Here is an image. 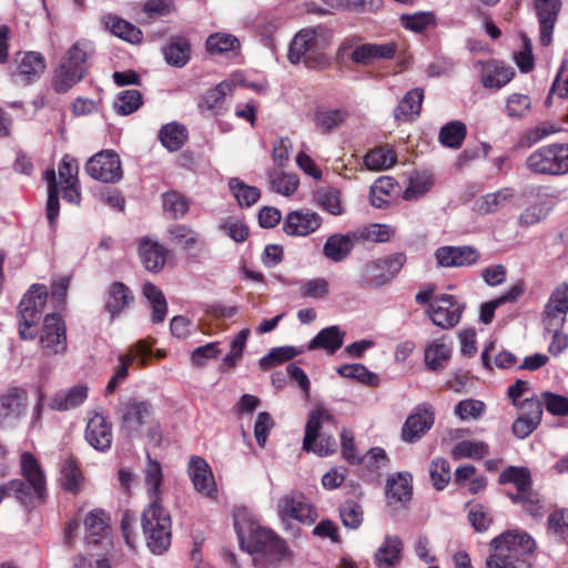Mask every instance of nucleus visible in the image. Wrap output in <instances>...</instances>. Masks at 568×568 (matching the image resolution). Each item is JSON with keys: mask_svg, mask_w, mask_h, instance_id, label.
Listing matches in <instances>:
<instances>
[{"mask_svg": "<svg viewBox=\"0 0 568 568\" xmlns=\"http://www.w3.org/2000/svg\"><path fill=\"white\" fill-rule=\"evenodd\" d=\"M144 486L150 499L142 514V528L148 548L154 555L166 551L171 545V516L161 505V484L163 481L162 468L159 462L148 457L143 470Z\"/></svg>", "mask_w": 568, "mask_h": 568, "instance_id": "nucleus-1", "label": "nucleus"}, {"mask_svg": "<svg viewBox=\"0 0 568 568\" xmlns=\"http://www.w3.org/2000/svg\"><path fill=\"white\" fill-rule=\"evenodd\" d=\"M79 164L71 155H64L58 165V176L54 170H48L44 179L48 184L47 217L51 227L54 226L60 213L59 192L65 201L79 205L81 202Z\"/></svg>", "mask_w": 568, "mask_h": 568, "instance_id": "nucleus-2", "label": "nucleus"}, {"mask_svg": "<svg viewBox=\"0 0 568 568\" xmlns=\"http://www.w3.org/2000/svg\"><path fill=\"white\" fill-rule=\"evenodd\" d=\"M333 40L332 31L323 26L301 29L292 39L287 58L292 64L304 63L308 69L324 70L329 65L325 51Z\"/></svg>", "mask_w": 568, "mask_h": 568, "instance_id": "nucleus-3", "label": "nucleus"}, {"mask_svg": "<svg viewBox=\"0 0 568 568\" xmlns=\"http://www.w3.org/2000/svg\"><path fill=\"white\" fill-rule=\"evenodd\" d=\"M21 479L10 480L0 485V503L10 494L26 506L44 503L47 497V479L38 459L29 452L20 455Z\"/></svg>", "mask_w": 568, "mask_h": 568, "instance_id": "nucleus-4", "label": "nucleus"}, {"mask_svg": "<svg viewBox=\"0 0 568 568\" xmlns=\"http://www.w3.org/2000/svg\"><path fill=\"white\" fill-rule=\"evenodd\" d=\"M535 540L525 531L509 530L490 541L487 568H531L529 556Z\"/></svg>", "mask_w": 568, "mask_h": 568, "instance_id": "nucleus-5", "label": "nucleus"}, {"mask_svg": "<svg viewBox=\"0 0 568 568\" xmlns=\"http://www.w3.org/2000/svg\"><path fill=\"white\" fill-rule=\"evenodd\" d=\"M89 55L90 47L83 41H78L68 49L52 74L51 84L57 93H67L87 77Z\"/></svg>", "mask_w": 568, "mask_h": 568, "instance_id": "nucleus-6", "label": "nucleus"}, {"mask_svg": "<svg viewBox=\"0 0 568 568\" xmlns=\"http://www.w3.org/2000/svg\"><path fill=\"white\" fill-rule=\"evenodd\" d=\"M335 429L334 418L329 412L323 407L314 408L305 426L303 449L321 457L332 455L337 448L333 436Z\"/></svg>", "mask_w": 568, "mask_h": 568, "instance_id": "nucleus-7", "label": "nucleus"}, {"mask_svg": "<svg viewBox=\"0 0 568 568\" xmlns=\"http://www.w3.org/2000/svg\"><path fill=\"white\" fill-rule=\"evenodd\" d=\"M48 298L44 285L33 284L19 304V334L22 339H33L37 325Z\"/></svg>", "mask_w": 568, "mask_h": 568, "instance_id": "nucleus-8", "label": "nucleus"}, {"mask_svg": "<svg viewBox=\"0 0 568 568\" xmlns=\"http://www.w3.org/2000/svg\"><path fill=\"white\" fill-rule=\"evenodd\" d=\"M234 525L242 545L246 546L248 552H262L272 558H280L285 554V542L270 529L260 526L252 527L246 538L245 531L240 525L237 517L235 518Z\"/></svg>", "mask_w": 568, "mask_h": 568, "instance_id": "nucleus-9", "label": "nucleus"}, {"mask_svg": "<svg viewBox=\"0 0 568 568\" xmlns=\"http://www.w3.org/2000/svg\"><path fill=\"white\" fill-rule=\"evenodd\" d=\"M527 166L541 174L568 172V144H548L527 159Z\"/></svg>", "mask_w": 568, "mask_h": 568, "instance_id": "nucleus-10", "label": "nucleus"}, {"mask_svg": "<svg viewBox=\"0 0 568 568\" xmlns=\"http://www.w3.org/2000/svg\"><path fill=\"white\" fill-rule=\"evenodd\" d=\"M406 263L404 253L376 258L367 262L362 268L365 283L369 286H383L389 283Z\"/></svg>", "mask_w": 568, "mask_h": 568, "instance_id": "nucleus-11", "label": "nucleus"}, {"mask_svg": "<svg viewBox=\"0 0 568 568\" xmlns=\"http://www.w3.org/2000/svg\"><path fill=\"white\" fill-rule=\"evenodd\" d=\"M85 171L92 179L104 183H116L123 176L119 154L112 150L91 156L85 164Z\"/></svg>", "mask_w": 568, "mask_h": 568, "instance_id": "nucleus-12", "label": "nucleus"}, {"mask_svg": "<svg viewBox=\"0 0 568 568\" xmlns=\"http://www.w3.org/2000/svg\"><path fill=\"white\" fill-rule=\"evenodd\" d=\"M435 423V409L428 403L418 405L406 418L400 429L403 442L413 444L423 438V436L433 427Z\"/></svg>", "mask_w": 568, "mask_h": 568, "instance_id": "nucleus-13", "label": "nucleus"}, {"mask_svg": "<svg viewBox=\"0 0 568 568\" xmlns=\"http://www.w3.org/2000/svg\"><path fill=\"white\" fill-rule=\"evenodd\" d=\"M40 346L45 355L62 354L67 349L65 325L59 314H48L40 334Z\"/></svg>", "mask_w": 568, "mask_h": 568, "instance_id": "nucleus-14", "label": "nucleus"}, {"mask_svg": "<svg viewBox=\"0 0 568 568\" xmlns=\"http://www.w3.org/2000/svg\"><path fill=\"white\" fill-rule=\"evenodd\" d=\"M276 511L283 521H300L312 524L316 514L305 497L298 493H290L282 496L276 504Z\"/></svg>", "mask_w": 568, "mask_h": 568, "instance_id": "nucleus-15", "label": "nucleus"}, {"mask_svg": "<svg viewBox=\"0 0 568 568\" xmlns=\"http://www.w3.org/2000/svg\"><path fill=\"white\" fill-rule=\"evenodd\" d=\"M464 305L453 295H440L434 298L428 307L432 322L442 328H452L458 324Z\"/></svg>", "mask_w": 568, "mask_h": 568, "instance_id": "nucleus-16", "label": "nucleus"}, {"mask_svg": "<svg viewBox=\"0 0 568 568\" xmlns=\"http://www.w3.org/2000/svg\"><path fill=\"white\" fill-rule=\"evenodd\" d=\"M16 70L11 73L14 82L30 84L43 74L47 68L44 57L40 52H18L13 58Z\"/></svg>", "mask_w": 568, "mask_h": 568, "instance_id": "nucleus-17", "label": "nucleus"}, {"mask_svg": "<svg viewBox=\"0 0 568 568\" xmlns=\"http://www.w3.org/2000/svg\"><path fill=\"white\" fill-rule=\"evenodd\" d=\"M119 413L123 428L128 433H136L152 419V405L146 400L130 398L120 404Z\"/></svg>", "mask_w": 568, "mask_h": 568, "instance_id": "nucleus-18", "label": "nucleus"}, {"mask_svg": "<svg viewBox=\"0 0 568 568\" xmlns=\"http://www.w3.org/2000/svg\"><path fill=\"white\" fill-rule=\"evenodd\" d=\"M568 314V284L558 285L550 294L544 310V322L547 329L561 328Z\"/></svg>", "mask_w": 568, "mask_h": 568, "instance_id": "nucleus-19", "label": "nucleus"}, {"mask_svg": "<svg viewBox=\"0 0 568 568\" xmlns=\"http://www.w3.org/2000/svg\"><path fill=\"white\" fill-rule=\"evenodd\" d=\"M323 223L322 216L308 209L290 212L283 222V231L290 236H307L317 231Z\"/></svg>", "mask_w": 568, "mask_h": 568, "instance_id": "nucleus-20", "label": "nucleus"}, {"mask_svg": "<svg viewBox=\"0 0 568 568\" xmlns=\"http://www.w3.org/2000/svg\"><path fill=\"white\" fill-rule=\"evenodd\" d=\"M561 4V0H534V10L539 22V41L542 45L551 43Z\"/></svg>", "mask_w": 568, "mask_h": 568, "instance_id": "nucleus-21", "label": "nucleus"}, {"mask_svg": "<svg viewBox=\"0 0 568 568\" xmlns=\"http://www.w3.org/2000/svg\"><path fill=\"white\" fill-rule=\"evenodd\" d=\"M480 257L473 246H442L435 251L436 263L440 267H468Z\"/></svg>", "mask_w": 568, "mask_h": 568, "instance_id": "nucleus-22", "label": "nucleus"}, {"mask_svg": "<svg viewBox=\"0 0 568 568\" xmlns=\"http://www.w3.org/2000/svg\"><path fill=\"white\" fill-rule=\"evenodd\" d=\"M479 79L484 88L500 89L515 75L514 69L498 60L477 61Z\"/></svg>", "mask_w": 568, "mask_h": 568, "instance_id": "nucleus-23", "label": "nucleus"}, {"mask_svg": "<svg viewBox=\"0 0 568 568\" xmlns=\"http://www.w3.org/2000/svg\"><path fill=\"white\" fill-rule=\"evenodd\" d=\"M521 413L513 424V433L524 439L539 425L542 417V404L538 399L526 398L520 405Z\"/></svg>", "mask_w": 568, "mask_h": 568, "instance_id": "nucleus-24", "label": "nucleus"}, {"mask_svg": "<svg viewBox=\"0 0 568 568\" xmlns=\"http://www.w3.org/2000/svg\"><path fill=\"white\" fill-rule=\"evenodd\" d=\"M85 439L97 450L105 452L113 440L112 427L104 416L93 413L89 416Z\"/></svg>", "mask_w": 568, "mask_h": 568, "instance_id": "nucleus-25", "label": "nucleus"}, {"mask_svg": "<svg viewBox=\"0 0 568 568\" xmlns=\"http://www.w3.org/2000/svg\"><path fill=\"white\" fill-rule=\"evenodd\" d=\"M397 51L394 42L363 43L355 45L349 58L352 62L362 65H371L378 60L393 59Z\"/></svg>", "mask_w": 568, "mask_h": 568, "instance_id": "nucleus-26", "label": "nucleus"}, {"mask_svg": "<svg viewBox=\"0 0 568 568\" xmlns=\"http://www.w3.org/2000/svg\"><path fill=\"white\" fill-rule=\"evenodd\" d=\"M189 475L196 491L210 498L215 497L216 487L214 477L205 459L199 456L191 457Z\"/></svg>", "mask_w": 568, "mask_h": 568, "instance_id": "nucleus-27", "label": "nucleus"}, {"mask_svg": "<svg viewBox=\"0 0 568 568\" xmlns=\"http://www.w3.org/2000/svg\"><path fill=\"white\" fill-rule=\"evenodd\" d=\"M84 541L88 545L100 544L110 534V516L103 509H93L83 518Z\"/></svg>", "mask_w": 568, "mask_h": 568, "instance_id": "nucleus-28", "label": "nucleus"}, {"mask_svg": "<svg viewBox=\"0 0 568 568\" xmlns=\"http://www.w3.org/2000/svg\"><path fill=\"white\" fill-rule=\"evenodd\" d=\"M515 200V189L501 187L477 197L473 203V211L481 215L491 214L514 203Z\"/></svg>", "mask_w": 568, "mask_h": 568, "instance_id": "nucleus-29", "label": "nucleus"}, {"mask_svg": "<svg viewBox=\"0 0 568 568\" xmlns=\"http://www.w3.org/2000/svg\"><path fill=\"white\" fill-rule=\"evenodd\" d=\"M552 211V202L546 194H536L518 216L520 227H529L545 221Z\"/></svg>", "mask_w": 568, "mask_h": 568, "instance_id": "nucleus-30", "label": "nucleus"}, {"mask_svg": "<svg viewBox=\"0 0 568 568\" xmlns=\"http://www.w3.org/2000/svg\"><path fill=\"white\" fill-rule=\"evenodd\" d=\"M168 239L186 254H192L194 251L202 250L205 246V241L200 232L186 224L171 225L168 229Z\"/></svg>", "mask_w": 568, "mask_h": 568, "instance_id": "nucleus-31", "label": "nucleus"}, {"mask_svg": "<svg viewBox=\"0 0 568 568\" xmlns=\"http://www.w3.org/2000/svg\"><path fill=\"white\" fill-rule=\"evenodd\" d=\"M452 352V343L446 342L444 337L430 341L424 348L425 366L433 372L445 369L450 361Z\"/></svg>", "mask_w": 568, "mask_h": 568, "instance_id": "nucleus-32", "label": "nucleus"}, {"mask_svg": "<svg viewBox=\"0 0 568 568\" xmlns=\"http://www.w3.org/2000/svg\"><path fill=\"white\" fill-rule=\"evenodd\" d=\"M404 544L396 535H386L374 554L375 566L384 568L396 567L402 559Z\"/></svg>", "mask_w": 568, "mask_h": 568, "instance_id": "nucleus-33", "label": "nucleus"}, {"mask_svg": "<svg viewBox=\"0 0 568 568\" xmlns=\"http://www.w3.org/2000/svg\"><path fill=\"white\" fill-rule=\"evenodd\" d=\"M133 301L134 295L131 290L121 282H114L106 291L104 307L111 320H114L122 312L129 308Z\"/></svg>", "mask_w": 568, "mask_h": 568, "instance_id": "nucleus-34", "label": "nucleus"}, {"mask_svg": "<svg viewBox=\"0 0 568 568\" xmlns=\"http://www.w3.org/2000/svg\"><path fill=\"white\" fill-rule=\"evenodd\" d=\"M151 343L146 341H139L133 344L128 353L119 356L120 365L116 368L113 377L123 382L129 374V365L138 363L139 366H145L151 354Z\"/></svg>", "mask_w": 568, "mask_h": 568, "instance_id": "nucleus-35", "label": "nucleus"}, {"mask_svg": "<svg viewBox=\"0 0 568 568\" xmlns=\"http://www.w3.org/2000/svg\"><path fill=\"white\" fill-rule=\"evenodd\" d=\"M412 497V476L408 473H398L388 479L386 498L389 505L405 504Z\"/></svg>", "mask_w": 568, "mask_h": 568, "instance_id": "nucleus-36", "label": "nucleus"}, {"mask_svg": "<svg viewBox=\"0 0 568 568\" xmlns=\"http://www.w3.org/2000/svg\"><path fill=\"white\" fill-rule=\"evenodd\" d=\"M424 91L419 88L408 91L394 109V118L397 121H414L420 112Z\"/></svg>", "mask_w": 568, "mask_h": 568, "instance_id": "nucleus-37", "label": "nucleus"}, {"mask_svg": "<svg viewBox=\"0 0 568 568\" xmlns=\"http://www.w3.org/2000/svg\"><path fill=\"white\" fill-rule=\"evenodd\" d=\"M27 395L21 389H11L0 396V419H18L26 410Z\"/></svg>", "mask_w": 568, "mask_h": 568, "instance_id": "nucleus-38", "label": "nucleus"}, {"mask_svg": "<svg viewBox=\"0 0 568 568\" xmlns=\"http://www.w3.org/2000/svg\"><path fill=\"white\" fill-rule=\"evenodd\" d=\"M344 336L345 332L337 325L325 327L308 343L307 349L313 351L322 348L328 354H334L343 345Z\"/></svg>", "mask_w": 568, "mask_h": 568, "instance_id": "nucleus-39", "label": "nucleus"}, {"mask_svg": "<svg viewBox=\"0 0 568 568\" xmlns=\"http://www.w3.org/2000/svg\"><path fill=\"white\" fill-rule=\"evenodd\" d=\"M356 242L354 232L334 234L324 244V255L334 262H341L351 253Z\"/></svg>", "mask_w": 568, "mask_h": 568, "instance_id": "nucleus-40", "label": "nucleus"}, {"mask_svg": "<svg viewBox=\"0 0 568 568\" xmlns=\"http://www.w3.org/2000/svg\"><path fill=\"white\" fill-rule=\"evenodd\" d=\"M139 254L145 268L152 272L160 271L166 261V250L164 246L150 240L141 241Z\"/></svg>", "mask_w": 568, "mask_h": 568, "instance_id": "nucleus-41", "label": "nucleus"}, {"mask_svg": "<svg viewBox=\"0 0 568 568\" xmlns=\"http://www.w3.org/2000/svg\"><path fill=\"white\" fill-rule=\"evenodd\" d=\"M163 54L168 64L182 68L191 59V44L184 37H174L164 47Z\"/></svg>", "mask_w": 568, "mask_h": 568, "instance_id": "nucleus-42", "label": "nucleus"}, {"mask_svg": "<svg viewBox=\"0 0 568 568\" xmlns=\"http://www.w3.org/2000/svg\"><path fill=\"white\" fill-rule=\"evenodd\" d=\"M88 397V387L85 385H75L65 392H59L50 402V407L55 410H69L78 407Z\"/></svg>", "mask_w": 568, "mask_h": 568, "instance_id": "nucleus-43", "label": "nucleus"}, {"mask_svg": "<svg viewBox=\"0 0 568 568\" xmlns=\"http://www.w3.org/2000/svg\"><path fill=\"white\" fill-rule=\"evenodd\" d=\"M500 484H513L517 491L514 495H526L531 489V474L526 467L509 466L499 475Z\"/></svg>", "mask_w": 568, "mask_h": 568, "instance_id": "nucleus-44", "label": "nucleus"}, {"mask_svg": "<svg viewBox=\"0 0 568 568\" xmlns=\"http://www.w3.org/2000/svg\"><path fill=\"white\" fill-rule=\"evenodd\" d=\"M396 161L395 151L387 145H377L364 156V164L371 171L388 170Z\"/></svg>", "mask_w": 568, "mask_h": 568, "instance_id": "nucleus-45", "label": "nucleus"}, {"mask_svg": "<svg viewBox=\"0 0 568 568\" xmlns=\"http://www.w3.org/2000/svg\"><path fill=\"white\" fill-rule=\"evenodd\" d=\"M433 175L427 172H413L408 176V184L403 192V199L406 201H416L426 194L433 186Z\"/></svg>", "mask_w": 568, "mask_h": 568, "instance_id": "nucleus-46", "label": "nucleus"}, {"mask_svg": "<svg viewBox=\"0 0 568 568\" xmlns=\"http://www.w3.org/2000/svg\"><path fill=\"white\" fill-rule=\"evenodd\" d=\"M240 40L231 33L216 32L207 37L205 42L206 51L210 54H225L240 50Z\"/></svg>", "mask_w": 568, "mask_h": 568, "instance_id": "nucleus-47", "label": "nucleus"}, {"mask_svg": "<svg viewBox=\"0 0 568 568\" xmlns=\"http://www.w3.org/2000/svg\"><path fill=\"white\" fill-rule=\"evenodd\" d=\"M105 26L114 36L130 43H139L142 40V32L139 28L116 16H108Z\"/></svg>", "mask_w": 568, "mask_h": 568, "instance_id": "nucleus-48", "label": "nucleus"}, {"mask_svg": "<svg viewBox=\"0 0 568 568\" xmlns=\"http://www.w3.org/2000/svg\"><path fill=\"white\" fill-rule=\"evenodd\" d=\"M329 293V282L324 277H313L297 283V294L302 298L323 300Z\"/></svg>", "mask_w": 568, "mask_h": 568, "instance_id": "nucleus-49", "label": "nucleus"}, {"mask_svg": "<svg viewBox=\"0 0 568 568\" xmlns=\"http://www.w3.org/2000/svg\"><path fill=\"white\" fill-rule=\"evenodd\" d=\"M316 204L332 215H342L344 206L341 199V192L335 187H324L316 192Z\"/></svg>", "mask_w": 568, "mask_h": 568, "instance_id": "nucleus-50", "label": "nucleus"}, {"mask_svg": "<svg viewBox=\"0 0 568 568\" xmlns=\"http://www.w3.org/2000/svg\"><path fill=\"white\" fill-rule=\"evenodd\" d=\"M394 235V227L386 224H369L354 231V237L357 242H387Z\"/></svg>", "mask_w": 568, "mask_h": 568, "instance_id": "nucleus-51", "label": "nucleus"}, {"mask_svg": "<svg viewBox=\"0 0 568 568\" xmlns=\"http://www.w3.org/2000/svg\"><path fill=\"white\" fill-rule=\"evenodd\" d=\"M164 213L171 219H182L190 209V203L185 196L176 191H170L162 195Z\"/></svg>", "mask_w": 568, "mask_h": 568, "instance_id": "nucleus-52", "label": "nucleus"}, {"mask_svg": "<svg viewBox=\"0 0 568 568\" xmlns=\"http://www.w3.org/2000/svg\"><path fill=\"white\" fill-rule=\"evenodd\" d=\"M229 186L237 203L242 207L252 206L261 196L260 190L257 187L247 185L237 178H232L229 181Z\"/></svg>", "mask_w": 568, "mask_h": 568, "instance_id": "nucleus-53", "label": "nucleus"}, {"mask_svg": "<svg viewBox=\"0 0 568 568\" xmlns=\"http://www.w3.org/2000/svg\"><path fill=\"white\" fill-rule=\"evenodd\" d=\"M270 184L274 192L283 196H291L298 189L300 181L294 174L272 171L270 172Z\"/></svg>", "mask_w": 568, "mask_h": 568, "instance_id": "nucleus-54", "label": "nucleus"}, {"mask_svg": "<svg viewBox=\"0 0 568 568\" xmlns=\"http://www.w3.org/2000/svg\"><path fill=\"white\" fill-rule=\"evenodd\" d=\"M488 454V445L481 440H463L452 449V457L459 458H483Z\"/></svg>", "mask_w": 568, "mask_h": 568, "instance_id": "nucleus-55", "label": "nucleus"}, {"mask_svg": "<svg viewBox=\"0 0 568 568\" xmlns=\"http://www.w3.org/2000/svg\"><path fill=\"white\" fill-rule=\"evenodd\" d=\"M348 118L344 109H331L316 114V126L322 132H329L339 128Z\"/></svg>", "mask_w": 568, "mask_h": 568, "instance_id": "nucleus-56", "label": "nucleus"}, {"mask_svg": "<svg viewBox=\"0 0 568 568\" xmlns=\"http://www.w3.org/2000/svg\"><path fill=\"white\" fill-rule=\"evenodd\" d=\"M142 105V94L138 90H125L121 92L113 103L115 112L120 115H129Z\"/></svg>", "mask_w": 568, "mask_h": 568, "instance_id": "nucleus-57", "label": "nucleus"}, {"mask_svg": "<svg viewBox=\"0 0 568 568\" xmlns=\"http://www.w3.org/2000/svg\"><path fill=\"white\" fill-rule=\"evenodd\" d=\"M234 87L233 80H225L213 89L207 90L202 97L204 105L210 110L220 108L224 98L234 91Z\"/></svg>", "mask_w": 568, "mask_h": 568, "instance_id": "nucleus-58", "label": "nucleus"}, {"mask_svg": "<svg viewBox=\"0 0 568 568\" xmlns=\"http://www.w3.org/2000/svg\"><path fill=\"white\" fill-rule=\"evenodd\" d=\"M61 480L63 487L71 491L78 493L81 489L83 477L81 470L73 459H67L61 469Z\"/></svg>", "mask_w": 568, "mask_h": 568, "instance_id": "nucleus-59", "label": "nucleus"}, {"mask_svg": "<svg viewBox=\"0 0 568 568\" xmlns=\"http://www.w3.org/2000/svg\"><path fill=\"white\" fill-rule=\"evenodd\" d=\"M396 187L397 184L390 176L378 178L371 186V197L373 205L382 207L387 202L384 196L393 194Z\"/></svg>", "mask_w": 568, "mask_h": 568, "instance_id": "nucleus-60", "label": "nucleus"}, {"mask_svg": "<svg viewBox=\"0 0 568 568\" xmlns=\"http://www.w3.org/2000/svg\"><path fill=\"white\" fill-rule=\"evenodd\" d=\"M337 373L343 377L353 378L368 385H375L378 381V377L374 373L357 363L344 364L337 368Z\"/></svg>", "mask_w": 568, "mask_h": 568, "instance_id": "nucleus-61", "label": "nucleus"}, {"mask_svg": "<svg viewBox=\"0 0 568 568\" xmlns=\"http://www.w3.org/2000/svg\"><path fill=\"white\" fill-rule=\"evenodd\" d=\"M301 353L302 351H297L293 346L275 347L260 359V365L267 369L285 361L292 359Z\"/></svg>", "mask_w": 568, "mask_h": 568, "instance_id": "nucleus-62", "label": "nucleus"}, {"mask_svg": "<svg viewBox=\"0 0 568 568\" xmlns=\"http://www.w3.org/2000/svg\"><path fill=\"white\" fill-rule=\"evenodd\" d=\"M429 474L437 490L444 489L452 478L449 464L444 458H436L432 462Z\"/></svg>", "mask_w": 568, "mask_h": 568, "instance_id": "nucleus-63", "label": "nucleus"}, {"mask_svg": "<svg viewBox=\"0 0 568 568\" xmlns=\"http://www.w3.org/2000/svg\"><path fill=\"white\" fill-rule=\"evenodd\" d=\"M341 518L345 527L357 529L363 523L362 507L353 501H345L339 509Z\"/></svg>", "mask_w": 568, "mask_h": 568, "instance_id": "nucleus-64", "label": "nucleus"}]
</instances>
